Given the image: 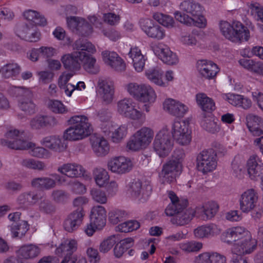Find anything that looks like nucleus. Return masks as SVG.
<instances>
[{
    "label": "nucleus",
    "instance_id": "nucleus-51",
    "mask_svg": "<svg viewBox=\"0 0 263 263\" xmlns=\"http://www.w3.org/2000/svg\"><path fill=\"white\" fill-rule=\"evenodd\" d=\"M51 199L57 203H64L69 197V193L63 190L55 189L51 193Z\"/></svg>",
    "mask_w": 263,
    "mask_h": 263
},
{
    "label": "nucleus",
    "instance_id": "nucleus-62",
    "mask_svg": "<svg viewBox=\"0 0 263 263\" xmlns=\"http://www.w3.org/2000/svg\"><path fill=\"white\" fill-rule=\"evenodd\" d=\"M11 91L17 97L31 98L32 96L31 91L27 88L21 86H12Z\"/></svg>",
    "mask_w": 263,
    "mask_h": 263
},
{
    "label": "nucleus",
    "instance_id": "nucleus-44",
    "mask_svg": "<svg viewBox=\"0 0 263 263\" xmlns=\"http://www.w3.org/2000/svg\"><path fill=\"white\" fill-rule=\"evenodd\" d=\"M18 35L21 39L30 42H36L41 38V33L38 31L30 32V29L27 25H24L18 31Z\"/></svg>",
    "mask_w": 263,
    "mask_h": 263
},
{
    "label": "nucleus",
    "instance_id": "nucleus-16",
    "mask_svg": "<svg viewBox=\"0 0 263 263\" xmlns=\"http://www.w3.org/2000/svg\"><path fill=\"white\" fill-rule=\"evenodd\" d=\"M133 164L130 159L123 156L116 157L108 162V168L114 173L123 174L130 172Z\"/></svg>",
    "mask_w": 263,
    "mask_h": 263
},
{
    "label": "nucleus",
    "instance_id": "nucleus-64",
    "mask_svg": "<svg viewBox=\"0 0 263 263\" xmlns=\"http://www.w3.org/2000/svg\"><path fill=\"white\" fill-rule=\"evenodd\" d=\"M39 210L46 214H51L55 210V206L48 199H44L39 203Z\"/></svg>",
    "mask_w": 263,
    "mask_h": 263
},
{
    "label": "nucleus",
    "instance_id": "nucleus-5",
    "mask_svg": "<svg viewBox=\"0 0 263 263\" xmlns=\"http://www.w3.org/2000/svg\"><path fill=\"white\" fill-rule=\"evenodd\" d=\"M219 27L221 34L232 42L248 41L249 38V30L239 22H234L232 24L226 21L221 22Z\"/></svg>",
    "mask_w": 263,
    "mask_h": 263
},
{
    "label": "nucleus",
    "instance_id": "nucleus-7",
    "mask_svg": "<svg viewBox=\"0 0 263 263\" xmlns=\"http://www.w3.org/2000/svg\"><path fill=\"white\" fill-rule=\"evenodd\" d=\"M23 133L15 129L9 130L5 135V138L1 140L4 146L15 149H27L33 146V143L22 139Z\"/></svg>",
    "mask_w": 263,
    "mask_h": 263
},
{
    "label": "nucleus",
    "instance_id": "nucleus-29",
    "mask_svg": "<svg viewBox=\"0 0 263 263\" xmlns=\"http://www.w3.org/2000/svg\"><path fill=\"white\" fill-rule=\"evenodd\" d=\"M163 107L170 114L177 117H183L188 110L186 105L172 99L164 101Z\"/></svg>",
    "mask_w": 263,
    "mask_h": 263
},
{
    "label": "nucleus",
    "instance_id": "nucleus-30",
    "mask_svg": "<svg viewBox=\"0 0 263 263\" xmlns=\"http://www.w3.org/2000/svg\"><path fill=\"white\" fill-rule=\"evenodd\" d=\"M90 220L91 223L99 228H103L106 224V211L101 205L94 206L91 210Z\"/></svg>",
    "mask_w": 263,
    "mask_h": 263
},
{
    "label": "nucleus",
    "instance_id": "nucleus-43",
    "mask_svg": "<svg viewBox=\"0 0 263 263\" xmlns=\"http://www.w3.org/2000/svg\"><path fill=\"white\" fill-rule=\"evenodd\" d=\"M218 120L212 116L204 117V119L201 122L202 128L207 132L214 134L220 130V127L217 124Z\"/></svg>",
    "mask_w": 263,
    "mask_h": 263
},
{
    "label": "nucleus",
    "instance_id": "nucleus-1",
    "mask_svg": "<svg viewBox=\"0 0 263 263\" xmlns=\"http://www.w3.org/2000/svg\"><path fill=\"white\" fill-rule=\"evenodd\" d=\"M67 123L70 126L64 131L62 137L55 135L47 136L41 140V144L51 151L61 153L67 148L66 140H81L90 135L92 132V125L85 116H73Z\"/></svg>",
    "mask_w": 263,
    "mask_h": 263
},
{
    "label": "nucleus",
    "instance_id": "nucleus-52",
    "mask_svg": "<svg viewBox=\"0 0 263 263\" xmlns=\"http://www.w3.org/2000/svg\"><path fill=\"white\" fill-rule=\"evenodd\" d=\"M153 17L156 21L166 27L172 28L174 27V21L173 17L167 15L156 12L153 14Z\"/></svg>",
    "mask_w": 263,
    "mask_h": 263
},
{
    "label": "nucleus",
    "instance_id": "nucleus-19",
    "mask_svg": "<svg viewBox=\"0 0 263 263\" xmlns=\"http://www.w3.org/2000/svg\"><path fill=\"white\" fill-rule=\"evenodd\" d=\"M98 91L106 104L111 103L113 100L115 88L113 82L106 79L100 78L98 81Z\"/></svg>",
    "mask_w": 263,
    "mask_h": 263
},
{
    "label": "nucleus",
    "instance_id": "nucleus-10",
    "mask_svg": "<svg viewBox=\"0 0 263 263\" xmlns=\"http://www.w3.org/2000/svg\"><path fill=\"white\" fill-rule=\"evenodd\" d=\"M171 132L174 139L180 145H187L190 143L192 137L189 123L175 121L172 125Z\"/></svg>",
    "mask_w": 263,
    "mask_h": 263
},
{
    "label": "nucleus",
    "instance_id": "nucleus-38",
    "mask_svg": "<svg viewBox=\"0 0 263 263\" xmlns=\"http://www.w3.org/2000/svg\"><path fill=\"white\" fill-rule=\"evenodd\" d=\"M40 199L41 197L39 194L34 192H29L21 194L16 201L20 205H31L36 203Z\"/></svg>",
    "mask_w": 263,
    "mask_h": 263
},
{
    "label": "nucleus",
    "instance_id": "nucleus-63",
    "mask_svg": "<svg viewBox=\"0 0 263 263\" xmlns=\"http://www.w3.org/2000/svg\"><path fill=\"white\" fill-rule=\"evenodd\" d=\"M33 146L31 148L30 152V154L35 157L41 158H47L49 156V152L48 150L42 147H34V144L33 143ZM28 149V148L27 149Z\"/></svg>",
    "mask_w": 263,
    "mask_h": 263
},
{
    "label": "nucleus",
    "instance_id": "nucleus-14",
    "mask_svg": "<svg viewBox=\"0 0 263 263\" xmlns=\"http://www.w3.org/2000/svg\"><path fill=\"white\" fill-rule=\"evenodd\" d=\"M140 24L142 30L149 37L160 40L165 36V31L162 27L151 19H141Z\"/></svg>",
    "mask_w": 263,
    "mask_h": 263
},
{
    "label": "nucleus",
    "instance_id": "nucleus-21",
    "mask_svg": "<svg viewBox=\"0 0 263 263\" xmlns=\"http://www.w3.org/2000/svg\"><path fill=\"white\" fill-rule=\"evenodd\" d=\"M84 212L82 209H78L68 215L64 222V229L72 232L77 230L82 222Z\"/></svg>",
    "mask_w": 263,
    "mask_h": 263
},
{
    "label": "nucleus",
    "instance_id": "nucleus-35",
    "mask_svg": "<svg viewBox=\"0 0 263 263\" xmlns=\"http://www.w3.org/2000/svg\"><path fill=\"white\" fill-rule=\"evenodd\" d=\"M245 229L240 227H234L227 230L221 235V239L229 244L237 242L241 238Z\"/></svg>",
    "mask_w": 263,
    "mask_h": 263
},
{
    "label": "nucleus",
    "instance_id": "nucleus-6",
    "mask_svg": "<svg viewBox=\"0 0 263 263\" xmlns=\"http://www.w3.org/2000/svg\"><path fill=\"white\" fill-rule=\"evenodd\" d=\"M154 132L149 127H143L137 130L127 144V147L137 151L146 148L152 142Z\"/></svg>",
    "mask_w": 263,
    "mask_h": 263
},
{
    "label": "nucleus",
    "instance_id": "nucleus-47",
    "mask_svg": "<svg viewBox=\"0 0 263 263\" xmlns=\"http://www.w3.org/2000/svg\"><path fill=\"white\" fill-rule=\"evenodd\" d=\"M29 230V226L26 221H21L19 223L12 224L11 232L13 237L22 238Z\"/></svg>",
    "mask_w": 263,
    "mask_h": 263
},
{
    "label": "nucleus",
    "instance_id": "nucleus-54",
    "mask_svg": "<svg viewBox=\"0 0 263 263\" xmlns=\"http://www.w3.org/2000/svg\"><path fill=\"white\" fill-rule=\"evenodd\" d=\"M198 31L194 30L189 34H182L181 37V42L187 46L196 45L198 42Z\"/></svg>",
    "mask_w": 263,
    "mask_h": 263
},
{
    "label": "nucleus",
    "instance_id": "nucleus-48",
    "mask_svg": "<svg viewBox=\"0 0 263 263\" xmlns=\"http://www.w3.org/2000/svg\"><path fill=\"white\" fill-rule=\"evenodd\" d=\"M238 63L244 68L257 73H259L262 64L260 62H256L253 60L246 58L240 59Z\"/></svg>",
    "mask_w": 263,
    "mask_h": 263
},
{
    "label": "nucleus",
    "instance_id": "nucleus-57",
    "mask_svg": "<svg viewBox=\"0 0 263 263\" xmlns=\"http://www.w3.org/2000/svg\"><path fill=\"white\" fill-rule=\"evenodd\" d=\"M90 195L92 199L100 204H105L107 202V197L106 193L103 191L99 189H92L90 191Z\"/></svg>",
    "mask_w": 263,
    "mask_h": 263
},
{
    "label": "nucleus",
    "instance_id": "nucleus-61",
    "mask_svg": "<svg viewBox=\"0 0 263 263\" xmlns=\"http://www.w3.org/2000/svg\"><path fill=\"white\" fill-rule=\"evenodd\" d=\"M127 127L125 125H121L112 133L111 139L114 142H119L126 135Z\"/></svg>",
    "mask_w": 263,
    "mask_h": 263
},
{
    "label": "nucleus",
    "instance_id": "nucleus-2",
    "mask_svg": "<svg viewBox=\"0 0 263 263\" xmlns=\"http://www.w3.org/2000/svg\"><path fill=\"white\" fill-rule=\"evenodd\" d=\"M168 197L171 203L165 209V215L167 216H173L171 222L174 224L181 226L189 223L194 217L195 211L192 209H185L187 200L179 199L176 195L172 191L168 193Z\"/></svg>",
    "mask_w": 263,
    "mask_h": 263
},
{
    "label": "nucleus",
    "instance_id": "nucleus-53",
    "mask_svg": "<svg viewBox=\"0 0 263 263\" xmlns=\"http://www.w3.org/2000/svg\"><path fill=\"white\" fill-rule=\"evenodd\" d=\"M19 108L27 115H31L35 112V105L30 98L21 99L18 104Z\"/></svg>",
    "mask_w": 263,
    "mask_h": 263
},
{
    "label": "nucleus",
    "instance_id": "nucleus-17",
    "mask_svg": "<svg viewBox=\"0 0 263 263\" xmlns=\"http://www.w3.org/2000/svg\"><path fill=\"white\" fill-rule=\"evenodd\" d=\"M181 167L175 164L174 161H168L163 164L160 177L163 184L174 183L176 178Z\"/></svg>",
    "mask_w": 263,
    "mask_h": 263
},
{
    "label": "nucleus",
    "instance_id": "nucleus-60",
    "mask_svg": "<svg viewBox=\"0 0 263 263\" xmlns=\"http://www.w3.org/2000/svg\"><path fill=\"white\" fill-rule=\"evenodd\" d=\"M116 242V237L112 235L103 241L100 245L99 250L102 253H105L110 250Z\"/></svg>",
    "mask_w": 263,
    "mask_h": 263
},
{
    "label": "nucleus",
    "instance_id": "nucleus-42",
    "mask_svg": "<svg viewBox=\"0 0 263 263\" xmlns=\"http://www.w3.org/2000/svg\"><path fill=\"white\" fill-rule=\"evenodd\" d=\"M198 263H226V257L219 253H204L199 255Z\"/></svg>",
    "mask_w": 263,
    "mask_h": 263
},
{
    "label": "nucleus",
    "instance_id": "nucleus-55",
    "mask_svg": "<svg viewBox=\"0 0 263 263\" xmlns=\"http://www.w3.org/2000/svg\"><path fill=\"white\" fill-rule=\"evenodd\" d=\"M140 227L139 223L136 220H130L120 224L117 227L119 231L127 233L137 230Z\"/></svg>",
    "mask_w": 263,
    "mask_h": 263
},
{
    "label": "nucleus",
    "instance_id": "nucleus-27",
    "mask_svg": "<svg viewBox=\"0 0 263 263\" xmlns=\"http://www.w3.org/2000/svg\"><path fill=\"white\" fill-rule=\"evenodd\" d=\"M197 68L200 74L204 78L214 79L219 71L217 65L212 61L201 60L197 62Z\"/></svg>",
    "mask_w": 263,
    "mask_h": 263
},
{
    "label": "nucleus",
    "instance_id": "nucleus-31",
    "mask_svg": "<svg viewBox=\"0 0 263 263\" xmlns=\"http://www.w3.org/2000/svg\"><path fill=\"white\" fill-rule=\"evenodd\" d=\"M91 147L93 152L98 156H104L109 152V145L107 141L103 137H92Z\"/></svg>",
    "mask_w": 263,
    "mask_h": 263
},
{
    "label": "nucleus",
    "instance_id": "nucleus-25",
    "mask_svg": "<svg viewBox=\"0 0 263 263\" xmlns=\"http://www.w3.org/2000/svg\"><path fill=\"white\" fill-rule=\"evenodd\" d=\"M248 172L252 180H257L263 177V163L257 156L250 158L247 163Z\"/></svg>",
    "mask_w": 263,
    "mask_h": 263
},
{
    "label": "nucleus",
    "instance_id": "nucleus-8",
    "mask_svg": "<svg viewBox=\"0 0 263 263\" xmlns=\"http://www.w3.org/2000/svg\"><path fill=\"white\" fill-rule=\"evenodd\" d=\"M117 110L120 115L132 120H139L143 116V113L136 107V103L130 98L118 101Z\"/></svg>",
    "mask_w": 263,
    "mask_h": 263
},
{
    "label": "nucleus",
    "instance_id": "nucleus-11",
    "mask_svg": "<svg viewBox=\"0 0 263 263\" xmlns=\"http://www.w3.org/2000/svg\"><path fill=\"white\" fill-rule=\"evenodd\" d=\"M173 145L174 141L171 136L164 131H160L156 135L153 142L154 149L161 157H165L170 154Z\"/></svg>",
    "mask_w": 263,
    "mask_h": 263
},
{
    "label": "nucleus",
    "instance_id": "nucleus-33",
    "mask_svg": "<svg viewBox=\"0 0 263 263\" xmlns=\"http://www.w3.org/2000/svg\"><path fill=\"white\" fill-rule=\"evenodd\" d=\"M145 74L149 81L158 86L165 87L168 85L167 82L163 81V71L158 67L148 69Z\"/></svg>",
    "mask_w": 263,
    "mask_h": 263
},
{
    "label": "nucleus",
    "instance_id": "nucleus-34",
    "mask_svg": "<svg viewBox=\"0 0 263 263\" xmlns=\"http://www.w3.org/2000/svg\"><path fill=\"white\" fill-rule=\"evenodd\" d=\"M77 249V242L75 240H66L56 249L55 254L59 256L65 255L74 257L73 253Z\"/></svg>",
    "mask_w": 263,
    "mask_h": 263
},
{
    "label": "nucleus",
    "instance_id": "nucleus-12",
    "mask_svg": "<svg viewBox=\"0 0 263 263\" xmlns=\"http://www.w3.org/2000/svg\"><path fill=\"white\" fill-rule=\"evenodd\" d=\"M241 237L234 245L233 250L235 253L248 254L256 249L257 240L252 238L248 231L245 229Z\"/></svg>",
    "mask_w": 263,
    "mask_h": 263
},
{
    "label": "nucleus",
    "instance_id": "nucleus-37",
    "mask_svg": "<svg viewBox=\"0 0 263 263\" xmlns=\"http://www.w3.org/2000/svg\"><path fill=\"white\" fill-rule=\"evenodd\" d=\"M218 232L216 225L211 224L198 227L194 231L195 236L197 238H208Z\"/></svg>",
    "mask_w": 263,
    "mask_h": 263
},
{
    "label": "nucleus",
    "instance_id": "nucleus-58",
    "mask_svg": "<svg viewBox=\"0 0 263 263\" xmlns=\"http://www.w3.org/2000/svg\"><path fill=\"white\" fill-rule=\"evenodd\" d=\"M125 216V212L120 210H114L108 213L109 221L113 224L122 221Z\"/></svg>",
    "mask_w": 263,
    "mask_h": 263
},
{
    "label": "nucleus",
    "instance_id": "nucleus-59",
    "mask_svg": "<svg viewBox=\"0 0 263 263\" xmlns=\"http://www.w3.org/2000/svg\"><path fill=\"white\" fill-rule=\"evenodd\" d=\"M202 247V243L194 241L183 243L180 245V248L186 252H197L199 251Z\"/></svg>",
    "mask_w": 263,
    "mask_h": 263
},
{
    "label": "nucleus",
    "instance_id": "nucleus-4",
    "mask_svg": "<svg viewBox=\"0 0 263 263\" xmlns=\"http://www.w3.org/2000/svg\"><path fill=\"white\" fill-rule=\"evenodd\" d=\"M74 50H81L80 62L82 63L83 68L87 72L97 74L100 70L99 66L96 63V59L86 51L93 53L96 50L95 47L86 40L80 39L77 40L72 45Z\"/></svg>",
    "mask_w": 263,
    "mask_h": 263
},
{
    "label": "nucleus",
    "instance_id": "nucleus-32",
    "mask_svg": "<svg viewBox=\"0 0 263 263\" xmlns=\"http://www.w3.org/2000/svg\"><path fill=\"white\" fill-rule=\"evenodd\" d=\"M40 248L33 244L25 245L21 246L17 251L18 256L24 259H33L41 253Z\"/></svg>",
    "mask_w": 263,
    "mask_h": 263
},
{
    "label": "nucleus",
    "instance_id": "nucleus-24",
    "mask_svg": "<svg viewBox=\"0 0 263 263\" xmlns=\"http://www.w3.org/2000/svg\"><path fill=\"white\" fill-rule=\"evenodd\" d=\"M63 55L61 60L64 68L70 71L79 70L81 68L80 56L81 50H77Z\"/></svg>",
    "mask_w": 263,
    "mask_h": 263
},
{
    "label": "nucleus",
    "instance_id": "nucleus-40",
    "mask_svg": "<svg viewBox=\"0 0 263 263\" xmlns=\"http://www.w3.org/2000/svg\"><path fill=\"white\" fill-rule=\"evenodd\" d=\"M73 74L71 73H63L59 78L58 85L59 87L64 90L66 95L69 97L71 96L72 92L75 90L74 85L68 83Z\"/></svg>",
    "mask_w": 263,
    "mask_h": 263
},
{
    "label": "nucleus",
    "instance_id": "nucleus-18",
    "mask_svg": "<svg viewBox=\"0 0 263 263\" xmlns=\"http://www.w3.org/2000/svg\"><path fill=\"white\" fill-rule=\"evenodd\" d=\"M152 49L155 55L164 63L170 65L178 63V58L176 54L164 45L160 43L154 44L152 46Z\"/></svg>",
    "mask_w": 263,
    "mask_h": 263
},
{
    "label": "nucleus",
    "instance_id": "nucleus-49",
    "mask_svg": "<svg viewBox=\"0 0 263 263\" xmlns=\"http://www.w3.org/2000/svg\"><path fill=\"white\" fill-rule=\"evenodd\" d=\"M93 175L96 182L99 186L104 185L109 180L108 173L104 168H95L93 171Z\"/></svg>",
    "mask_w": 263,
    "mask_h": 263
},
{
    "label": "nucleus",
    "instance_id": "nucleus-20",
    "mask_svg": "<svg viewBox=\"0 0 263 263\" xmlns=\"http://www.w3.org/2000/svg\"><path fill=\"white\" fill-rule=\"evenodd\" d=\"M58 124L57 119L53 116L39 115L31 119L29 125L32 129L39 130L45 127H52Z\"/></svg>",
    "mask_w": 263,
    "mask_h": 263
},
{
    "label": "nucleus",
    "instance_id": "nucleus-50",
    "mask_svg": "<svg viewBox=\"0 0 263 263\" xmlns=\"http://www.w3.org/2000/svg\"><path fill=\"white\" fill-rule=\"evenodd\" d=\"M49 109L53 112L65 114L68 112V109L63 103L57 100H50L48 103Z\"/></svg>",
    "mask_w": 263,
    "mask_h": 263
},
{
    "label": "nucleus",
    "instance_id": "nucleus-28",
    "mask_svg": "<svg viewBox=\"0 0 263 263\" xmlns=\"http://www.w3.org/2000/svg\"><path fill=\"white\" fill-rule=\"evenodd\" d=\"M58 172L70 178L84 176L85 171L83 166L76 163H64L58 167Z\"/></svg>",
    "mask_w": 263,
    "mask_h": 263
},
{
    "label": "nucleus",
    "instance_id": "nucleus-56",
    "mask_svg": "<svg viewBox=\"0 0 263 263\" xmlns=\"http://www.w3.org/2000/svg\"><path fill=\"white\" fill-rule=\"evenodd\" d=\"M92 30V28L90 24L82 18L79 20V24L76 31L77 33L86 36L91 33Z\"/></svg>",
    "mask_w": 263,
    "mask_h": 263
},
{
    "label": "nucleus",
    "instance_id": "nucleus-15",
    "mask_svg": "<svg viewBox=\"0 0 263 263\" xmlns=\"http://www.w3.org/2000/svg\"><path fill=\"white\" fill-rule=\"evenodd\" d=\"M258 200V194L255 190H247L242 194L239 199L240 209L246 213L253 211L256 206Z\"/></svg>",
    "mask_w": 263,
    "mask_h": 263
},
{
    "label": "nucleus",
    "instance_id": "nucleus-39",
    "mask_svg": "<svg viewBox=\"0 0 263 263\" xmlns=\"http://www.w3.org/2000/svg\"><path fill=\"white\" fill-rule=\"evenodd\" d=\"M196 102L202 110L204 111L210 112L215 109L214 102L205 93H198L196 95Z\"/></svg>",
    "mask_w": 263,
    "mask_h": 263
},
{
    "label": "nucleus",
    "instance_id": "nucleus-45",
    "mask_svg": "<svg viewBox=\"0 0 263 263\" xmlns=\"http://www.w3.org/2000/svg\"><path fill=\"white\" fill-rule=\"evenodd\" d=\"M20 164L26 168L39 171H43L46 167L44 162L32 158L23 159L21 160Z\"/></svg>",
    "mask_w": 263,
    "mask_h": 263
},
{
    "label": "nucleus",
    "instance_id": "nucleus-9",
    "mask_svg": "<svg viewBox=\"0 0 263 263\" xmlns=\"http://www.w3.org/2000/svg\"><path fill=\"white\" fill-rule=\"evenodd\" d=\"M198 170L206 174L214 170L217 166V155L213 149L202 151L197 156Z\"/></svg>",
    "mask_w": 263,
    "mask_h": 263
},
{
    "label": "nucleus",
    "instance_id": "nucleus-23",
    "mask_svg": "<svg viewBox=\"0 0 263 263\" xmlns=\"http://www.w3.org/2000/svg\"><path fill=\"white\" fill-rule=\"evenodd\" d=\"M102 54L105 63L115 71L122 72L125 70L126 65L124 61L117 53L104 51Z\"/></svg>",
    "mask_w": 263,
    "mask_h": 263
},
{
    "label": "nucleus",
    "instance_id": "nucleus-36",
    "mask_svg": "<svg viewBox=\"0 0 263 263\" xmlns=\"http://www.w3.org/2000/svg\"><path fill=\"white\" fill-rule=\"evenodd\" d=\"M128 55L133 60L136 70L138 72L142 71L145 65V59L141 50L137 47L132 48Z\"/></svg>",
    "mask_w": 263,
    "mask_h": 263
},
{
    "label": "nucleus",
    "instance_id": "nucleus-41",
    "mask_svg": "<svg viewBox=\"0 0 263 263\" xmlns=\"http://www.w3.org/2000/svg\"><path fill=\"white\" fill-rule=\"evenodd\" d=\"M219 206L215 201H210L203 205L200 209L202 218L204 220L210 219L214 217L218 211Z\"/></svg>",
    "mask_w": 263,
    "mask_h": 263
},
{
    "label": "nucleus",
    "instance_id": "nucleus-46",
    "mask_svg": "<svg viewBox=\"0 0 263 263\" xmlns=\"http://www.w3.org/2000/svg\"><path fill=\"white\" fill-rule=\"evenodd\" d=\"M20 69V67L16 63H8L2 67L1 73L4 78L8 79L17 75Z\"/></svg>",
    "mask_w": 263,
    "mask_h": 263
},
{
    "label": "nucleus",
    "instance_id": "nucleus-13",
    "mask_svg": "<svg viewBox=\"0 0 263 263\" xmlns=\"http://www.w3.org/2000/svg\"><path fill=\"white\" fill-rule=\"evenodd\" d=\"M152 191L150 185H142L139 180H134L130 183L128 191L132 197L138 199L142 202L146 201Z\"/></svg>",
    "mask_w": 263,
    "mask_h": 263
},
{
    "label": "nucleus",
    "instance_id": "nucleus-26",
    "mask_svg": "<svg viewBox=\"0 0 263 263\" xmlns=\"http://www.w3.org/2000/svg\"><path fill=\"white\" fill-rule=\"evenodd\" d=\"M246 124L249 130L254 136L263 135V119L254 114L246 116Z\"/></svg>",
    "mask_w": 263,
    "mask_h": 263
},
{
    "label": "nucleus",
    "instance_id": "nucleus-22",
    "mask_svg": "<svg viewBox=\"0 0 263 263\" xmlns=\"http://www.w3.org/2000/svg\"><path fill=\"white\" fill-rule=\"evenodd\" d=\"M127 90L131 96L139 101L146 99L142 95L143 92L148 91L151 100H153L154 97V90L151 86L148 85L130 83L127 86Z\"/></svg>",
    "mask_w": 263,
    "mask_h": 263
},
{
    "label": "nucleus",
    "instance_id": "nucleus-3",
    "mask_svg": "<svg viewBox=\"0 0 263 263\" xmlns=\"http://www.w3.org/2000/svg\"><path fill=\"white\" fill-rule=\"evenodd\" d=\"M179 8L182 12L190 14L192 17L177 11L174 13L177 21L186 25H194L199 28L205 26L206 20L202 15L204 9L200 4L193 1L185 0L180 3Z\"/></svg>",
    "mask_w": 263,
    "mask_h": 263
}]
</instances>
